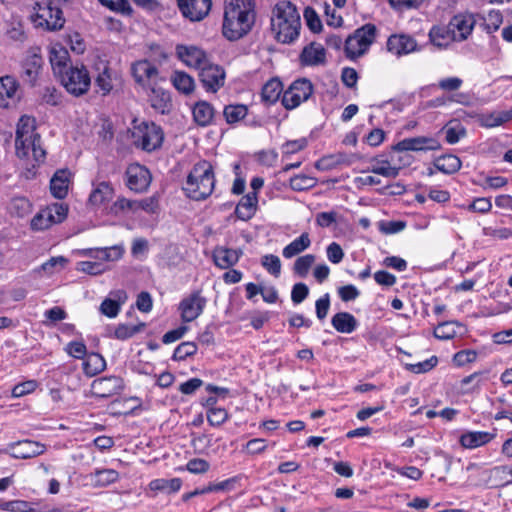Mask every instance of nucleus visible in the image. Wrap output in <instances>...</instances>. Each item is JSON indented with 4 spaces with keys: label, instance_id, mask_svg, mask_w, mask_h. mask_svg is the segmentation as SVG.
<instances>
[{
    "label": "nucleus",
    "instance_id": "12",
    "mask_svg": "<svg viewBox=\"0 0 512 512\" xmlns=\"http://www.w3.org/2000/svg\"><path fill=\"white\" fill-rule=\"evenodd\" d=\"M207 299L201 295L200 290H195L184 297L179 303V311L183 322H192L204 311Z\"/></svg>",
    "mask_w": 512,
    "mask_h": 512
},
{
    "label": "nucleus",
    "instance_id": "3",
    "mask_svg": "<svg viewBox=\"0 0 512 512\" xmlns=\"http://www.w3.org/2000/svg\"><path fill=\"white\" fill-rule=\"evenodd\" d=\"M215 186L213 166L208 161L196 163L187 176L183 190L187 197L195 201L209 197Z\"/></svg>",
    "mask_w": 512,
    "mask_h": 512
},
{
    "label": "nucleus",
    "instance_id": "9",
    "mask_svg": "<svg viewBox=\"0 0 512 512\" xmlns=\"http://www.w3.org/2000/svg\"><path fill=\"white\" fill-rule=\"evenodd\" d=\"M131 74L136 84L144 91L154 87L161 80L158 68L148 60H139L132 64Z\"/></svg>",
    "mask_w": 512,
    "mask_h": 512
},
{
    "label": "nucleus",
    "instance_id": "47",
    "mask_svg": "<svg viewBox=\"0 0 512 512\" xmlns=\"http://www.w3.org/2000/svg\"><path fill=\"white\" fill-rule=\"evenodd\" d=\"M144 327L145 323L137 325L119 324L114 331V336L116 339L126 340L141 332Z\"/></svg>",
    "mask_w": 512,
    "mask_h": 512
},
{
    "label": "nucleus",
    "instance_id": "61",
    "mask_svg": "<svg viewBox=\"0 0 512 512\" xmlns=\"http://www.w3.org/2000/svg\"><path fill=\"white\" fill-rule=\"evenodd\" d=\"M306 138L287 141L282 145L283 158L303 150L307 146Z\"/></svg>",
    "mask_w": 512,
    "mask_h": 512
},
{
    "label": "nucleus",
    "instance_id": "16",
    "mask_svg": "<svg viewBox=\"0 0 512 512\" xmlns=\"http://www.w3.org/2000/svg\"><path fill=\"white\" fill-rule=\"evenodd\" d=\"M182 15L191 21L204 19L212 6L211 0H177Z\"/></svg>",
    "mask_w": 512,
    "mask_h": 512
},
{
    "label": "nucleus",
    "instance_id": "43",
    "mask_svg": "<svg viewBox=\"0 0 512 512\" xmlns=\"http://www.w3.org/2000/svg\"><path fill=\"white\" fill-rule=\"evenodd\" d=\"M22 151L24 154L16 153L19 158H26L29 155V152H32V156L37 163L43 162L45 159L46 152L41 146V138L40 135H36L33 138V145H23Z\"/></svg>",
    "mask_w": 512,
    "mask_h": 512
},
{
    "label": "nucleus",
    "instance_id": "22",
    "mask_svg": "<svg viewBox=\"0 0 512 512\" xmlns=\"http://www.w3.org/2000/svg\"><path fill=\"white\" fill-rule=\"evenodd\" d=\"M387 49L396 56H402L417 51L418 45L409 35H391L387 40Z\"/></svg>",
    "mask_w": 512,
    "mask_h": 512
},
{
    "label": "nucleus",
    "instance_id": "57",
    "mask_svg": "<svg viewBox=\"0 0 512 512\" xmlns=\"http://www.w3.org/2000/svg\"><path fill=\"white\" fill-rule=\"evenodd\" d=\"M454 322H442L434 329V336L440 340H449L455 337L456 330L454 328Z\"/></svg>",
    "mask_w": 512,
    "mask_h": 512
},
{
    "label": "nucleus",
    "instance_id": "31",
    "mask_svg": "<svg viewBox=\"0 0 512 512\" xmlns=\"http://www.w3.org/2000/svg\"><path fill=\"white\" fill-rule=\"evenodd\" d=\"M257 201L256 192H250L243 196L235 209L237 218L244 221L251 219L255 213Z\"/></svg>",
    "mask_w": 512,
    "mask_h": 512
},
{
    "label": "nucleus",
    "instance_id": "32",
    "mask_svg": "<svg viewBox=\"0 0 512 512\" xmlns=\"http://www.w3.org/2000/svg\"><path fill=\"white\" fill-rule=\"evenodd\" d=\"M239 477H231L229 479L223 480L217 483H210L208 486L202 489H196L193 492L187 493L183 496L184 500H188L193 496L210 493V492H219V491H231L235 488V485L238 483Z\"/></svg>",
    "mask_w": 512,
    "mask_h": 512
},
{
    "label": "nucleus",
    "instance_id": "33",
    "mask_svg": "<svg viewBox=\"0 0 512 512\" xmlns=\"http://www.w3.org/2000/svg\"><path fill=\"white\" fill-rule=\"evenodd\" d=\"M300 59L305 65L321 64L325 61V49L320 44L311 43L303 49Z\"/></svg>",
    "mask_w": 512,
    "mask_h": 512
},
{
    "label": "nucleus",
    "instance_id": "1",
    "mask_svg": "<svg viewBox=\"0 0 512 512\" xmlns=\"http://www.w3.org/2000/svg\"><path fill=\"white\" fill-rule=\"evenodd\" d=\"M255 22L254 1L229 0L226 2L223 35L236 41L250 32Z\"/></svg>",
    "mask_w": 512,
    "mask_h": 512
},
{
    "label": "nucleus",
    "instance_id": "23",
    "mask_svg": "<svg viewBox=\"0 0 512 512\" xmlns=\"http://www.w3.org/2000/svg\"><path fill=\"white\" fill-rule=\"evenodd\" d=\"M97 70L98 74L94 82L96 92L102 96H106L114 88V80H116L117 73L106 63H101L97 67Z\"/></svg>",
    "mask_w": 512,
    "mask_h": 512
},
{
    "label": "nucleus",
    "instance_id": "52",
    "mask_svg": "<svg viewBox=\"0 0 512 512\" xmlns=\"http://www.w3.org/2000/svg\"><path fill=\"white\" fill-rule=\"evenodd\" d=\"M99 2L111 11L123 15H131L133 11L128 0H99Z\"/></svg>",
    "mask_w": 512,
    "mask_h": 512
},
{
    "label": "nucleus",
    "instance_id": "28",
    "mask_svg": "<svg viewBox=\"0 0 512 512\" xmlns=\"http://www.w3.org/2000/svg\"><path fill=\"white\" fill-rule=\"evenodd\" d=\"M333 328L344 334L354 332L358 327L357 319L349 312H338L331 318Z\"/></svg>",
    "mask_w": 512,
    "mask_h": 512
},
{
    "label": "nucleus",
    "instance_id": "53",
    "mask_svg": "<svg viewBox=\"0 0 512 512\" xmlns=\"http://www.w3.org/2000/svg\"><path fill=\"white\" fill-rule=\"evenodd\" d=\"M68 262V260L63 256L51 257L48 261L44 262L42 265L37 267L34 271L38 274H46L51 275L55 272V267L60 265L64 267V265Z\"/></svg>",
    "mask_w": 512,
    "mask_h": 512
},
{
    "label": "nucleus",
    "instance_id": "38",
    "mask_svg": "<svg viewBox=\"0 0 512 512\" xmlns=\"http://www.w3.org/2000/svg\"><path fill=\"white\" fill-rule=\"evenodd\" d=\"M371 163L370 171L374 174L387 178H396L399 175L400 167L391 166L389 160L383 159L382 156L374 157Z\"/></svg>",
    "mask_w": 512,
    "mask_h": 512
},
{
    "label": "nucleus",
    "instance_id": "14",
    "mask_svg": "<svg viewBox=\"0 0 512 512\" xmlns=\"http://www.w3.org/2000/svg\"><path fill=\"white\" fill-rule=\"evenodd\" d=\"M20 99L18 81L9 75L0 77V108L15 107Z\"/></svg>",
    "mask_w": 512,
    "mask_h": 512
},
{
    "label": "nucleus",
    "instance_id": "26",
    "mask_svg": "<svg viewBox=\"0 0 512 512\" xmlns=\"http://www.w3.org/2000/svg\"><path fill=\"white\" fill-rule=\"evenodd\" d=\"M495 436V433L485 431H468L460 436L459 442L463 448L475 449L489 443Z\"/></svg>",
    "mask_w": 512,
    "mask_h": 512
},
{
    "label": "nucleus",
    "instance_id": "29",
    "mask_svg": "<svg viewBox=\"0 0 512 512\" xmlns=\"http://www.w3.org/2000/svg\"><path fill=\"white\" fill-rule=\"evenodd\" d=\"M194 121L201 127L212 124L214 119V107L207 101H198L192 108Z\"/></svg>",
    "mask_w": 512,
    "mask_h": 512
},
{
    "label": "nucleus",
    "instance_id": "37",
    "mask_svg": "<svg viewBox=\"0 0 512 512\" xmlns=\"http://www.w3.org/2000/svg\"><path fill=\"white\" fill-rule=\"evenodd\" d=\"M171 82L177 91L185 95L191 94L195 88L193 77L184 71H174Z\"/></svg>",
    "mask_w": 512,
    "mask_h": 512
},
{
    "label": "nucleus",
    "instance_id": "30",
    "mask_svg": "<svg viewBox=\"0 0 512 512\" xmlns=\"http://www.w3.org/2000/svg\"><path fill=\"white\" fill-rule=\"evenodd\" d=\"M70 172L62 169L55 172L50 181L51 194L58 199H63L68 193Z\"/></svg>",
    "mask_w": 512,
    "mask_h": 512
},
{
    "label": "nucleus",
    "instance_id": "59",
    "mask_svg": "<svg viewBox=\"0 0 512 512\" xmlns=\"http://www.w3.org/2000/svg\"><path fill=\"white\" fill-rule=\"evenodd\" d=\"M229 415L224 408H212L207 410V421L211 426L218 427L227 421Z\"/></svg>",
    "mask_w": 512,
    "mask_h": 512
},
{
    "label": "nucleus",
    "instance_id": "63",
    "mask_svg": "<svg viewBox=\"0 0 512 512\" xmlns=\"http://www.w3.org/2000/svg\"><path fill=\"white\" fill-rule=\"evenodd\" d=\"M466 135V130L461 124L449 126L445 130V139L449 144H456Z\"/></svg>",
    "mask_w": 512,
    "mask_h": 512
},
{
    "label": "nucleus",
    "instance_id": "17",
    "mask_svg": "<svg viewBox=\"0 0 512 512\" xmlns=\"http://www.w3.org/2000/svg\"><path fill=\"white\" fill-rule=\"evenodd\" d=\"M124 388L123 379L119 376H105L95 379L91 384L92 393L100 398H109Z\"/></svg>",
    "mask_w": 512,
    "mask_h": 512
},
{
    "label": "nucleus",
    "instance_id": "39",
    "mask_svg": "<svg viewBox=\"0 0 512 512\" xmlns=\"http://www.w3.org/2000/svg\"><path fill=\"white\" fill-rule=\"evenodd\" d=\"M310 245L311 240L309 234L306 232L302 233L299 237L283 248L282 255L284 258L290 259L309 248Z\"/></svg>",
    "mask_w": 512,
    "mask_h": 512
},
{
    "label": "nucleus",
    "instance_id": "54",
    "mask_svg": "<svg viewBox=\"0 0 512 512\" xmlns=\"http://www.w3.org/2000/svg\"><path fill=\"white\" fill-rule=\"evenodd\" d=\"M31 203L25 197H15L11 200L10 209L19 217H23L30 213Z\"/></svg>",
    "mask_w": 512,
    "mask_h": 512
},
{
    "label": "nucleus",
    "instance_id": "58",
    "mask_svg": "<svg viewBox=\"0 0 512 512\" xmlns=\"http://www.w3.org/2000/svg\"><path fill=\"white\" fill-rule=\"evenodd\" d=\"M304 19L312 32L319 33L322 30V22L312 7L308 6L304 9Z\"/></svg>",
    "mask_w": 512,
    "mask_h": 512
},
{
    "label": "nucleus",
    "instance_id": "46",
    "mask_svg": "<svg viewBox=\"0 0 512 512\" xmlns=\"http://www.w3.org/2000/svg\"><path fill=\"white\" fill-rule=\"evenodd\" d=\"M315 259L316 257L313 254H306L298 257L294 262V273L301 278H305L308 275L311 266L314 264Z\"/></svg>",
    "mask_w": 512,
    "mask_h": 512
},
{
    "label": "nucleus",
    "instance_id": "15",
    "mask_svg": "<svg viewBox=\"0 0 512 512\" xmlns=\"http://www.w3.org/2000/svg\"><path fill=\"white\" fill-rule=\"evenodd\" d=\"M176 55L186 66L197 70L209 61L206 52L193 45H177Z\"/></svg>",
    "mask_w": 512,
    "mask_h": 512
},
{
    "label": "nucleus",
    "instance_id": "18",
    "mask_svg": "<svg viewBox=\"0 0 512 512\" xmlns=\"http://www.w3.org/2000/svg\"><path fill=\"white\" fill-rule=\"evenodd\" d=\"M38 135L35 132V119L24 115L19 119L16 130L15 148L16 153L24 154L23 145H33V138Z\"/></svg>",
    "mask_w": 512,
    "mask_h": 512
},
{
    "label": "nucleus",
    "instance_id": "41",
    "mask_svg": "<svg viewBox=\"0 0 512 512\" xmlns=\"http://www.w3.org/2000/svg\"><path fill=\"white\" fill-rule=\"evenodd\" d=\"M434 166L445 174H453L460 170L462 163L456 155L448 154L437 158L434 161Z\"/></svg>",
    "mask_w": 512,
    "mask_h": 512
},
{
    "label": "nucleus",
    "instance_id": "56",
    "mask_svg": "<svg viewBox=\"0 0 512 512\" xmlns=\"http://www.w3.org/2000/svg\"><path fill=\"white\" fill-rule=\"evenodd\" d=\"M262 266L273 276L278 277L281 272V261L273 254L264 255L261 259Z\"/></svg>",
    "mask_w": 512,
    "mask_h": 512
},
{
    "label": "nucleus",
    "instance_id": "11",
    "mask_svg": "<svg viewBox=\"0 0 512 512\" xmlns=\"http://www.w3.org/2000/svg\"><path fill=\"white\" fill-rule=\"evenodd\" d=\"M152 181L150 171L139 163L128 165L125 171L126 186L136 193L147 191Z\"/></svg>",
    "mask_w": 512,
    "mask_h": 512
},
{
    "label": "nucleus",
    "instance_id": "6",
    "mask_svg": "<svg viewBox=\"0 0 512 512\" xmlns=\"http://www.w3.org/2000/svg\"><path fill=\"white\" fill-rule=\"evenodd\" d=\"M70 94L81 96L85 94L91 85V78L84 65H70L57 76Z\"/></svg>",
    "mask_w": 512,
    "mask_h": 512
},
{
    "label": "nucleus",
    "instance_id": "48",
    "mask_svg": "<svg viewBox=\"0 0 512 512\" xmlns=\"http://www.w3.org/2000/svg\"><path fill=\"white\" fill-rule=\"evenodd\" d=\"M197 352V345L194 342H182L179 344L172 355L174 361H183L187 357L193 356Z\"/></svg>",
    "mask_w": 512,
    "mask_h": 512
},
{
    "label": "nucleus",
    "instance_id": "13",
    "mask_svg": "<svg viewBox=\"0 0 512 512\" xmlns=\"http://www.w3.org/2000/svg\"><path fill=\"white\" fill-rule=\"evenodd\" d=\"M440 142L434 137L428 136H417L411 138H405L395 145L391 146L393 152H404V151H435L440 149Z\"/></svg>",
    "mask_w": 512,
    "mask_h": 512
},
{
    "label": "nucleus",
    "instance_id": "5",
    "mask_svg": "<svg viewBox=\"0 0 512 512\" xmlns=\"http://www.w3.org/2000/svg\"><path fill=\"white\" fill-rule=\"evenodd\" d=\"M131 140L135 147L145 152H153L162 146L164 133L162 128L153 122H141L133 126Z\"/></svg>",
    "mask_w": 512,
    "mask_h": 512
},
{
    "label": "nucleus",
    "instance_id": "49",
    "mask_svg": "<svg viewBox=\"0 0 512 512\" xmlns=\"http://www.w3.org/2000/svg\"><path fill=\"white\" fill-rule=\"evenodd\" d=\"M484 374H488L485 372H474L461 380V387L465 393H471L480 389L481 386V376Z\"/></svg>",
    "mask_w": 512,
    "mask_h": 512
},
{
    "label": "nucleus",
    "instance_id": "8",
    "mask_svg": "<svg viewBox=\"0 0 512 512\" xmlns=\"http://www.w3.org/2000/svg\"><path fill=\"white\" fill-rule=\"evenodd\" d=\"M312 93L313 85L310 80L306 78L297 79L283 92L282 105L288 110L295 109L301 103L307 101Z\"/></svg>",
    "mask_w": 512,
    "mask_h": 512
},
{
    "label": "nucleus",
    "instance_id": "34",
    "mask_svg": "<svg viewBox=\"0 0 512 512\" xmlns=\"http://www.w3.org/2000/svg\"><path fill=\"white\" fill-rule=\"evenodd\" d=\"M82 366L84 374L93 377L106 368V361L101 354L93 352L87 355Z\"/></svg>",
    "mask_w": 512,
    "mask_h": 512
},
{
    "label": "nucleus",
    "instance_id": "36",
    "mask_svg": "<svg viewBox=\"0 0 512 512\" xmlns=\"http://www.w3.org/2000/svg\"><path fill=\"white\" fill-rule=\"evenodd\" d=\"M431 43L437 47H446L449 43L456 41L455 35L450 32L447 26H433L429 32Z\"/></svg>",
    "mask_w": 512,
    "mask_h": 512
},
{
    "label": "nucleus",
    "instance_id": "10",
    "mask_svg": "<svg viewBox=\"0 0 512 512\" xmlns=\"http://www.w3.org/2000/svg\"><path fill=\"white\" fill-rule=\"evenodd\" d=\"M198 71L199 80L207 92L216 93L224 86L226 73L222 66L209 60Z\"/></svg>",
    "mask_w": 512,
    "mask_h": 512
},
{
    "label": "nucleus",
    "instance_id": "55",
    "mask_svg": "<svg viewBox=\"0 0 512 512\" xmlns=\"http://www.w3.org/2000/svg\"><path fill=\"white\" fill-rule=\"evenodd\" d=\"M437 363V357L432 356L429 359L418 362L416 364H405V368L412 373L421 374L432 370L437 365Z\"/></svg>",
    "mask_w": 512,
    "mask_h": 512
},
{
    "label": "nucleus",
    "instance_id": "21",
    "mask_svg": "<svg viewBox=\"0 0 512 512\" xmlns=\"http://www.w3.org/2000/svg\"><path fill=\"white\" fill-rule=\"evenodd\" d=\"M475 25V20L472 14H457L452 17L448 27L450 32L455 35V40L460 42L471 34Z\"/></svg>",
    "mask_w": 512,
    "mask_h": 512
},
{
    "label": "nucleus",
    "instance_id": "2",
    "mask_svg": "<svg viewBox=\"0 0 512 512\" xmlns=\"http://www.w3.org/2000/svg\"><path fill=\"white\" fill-rule=\"evenodd\" d=\"M271 29L278 42L293 43L300 35L301 20L295 5L280 1L272 10Z\"/></svg>",
    "mask_w": 512,
    "mask_h": 512
},
{
    "label": "nucleus",
    "instance_id": "4",
    "mask_svg": "<svg viewBox=\"0 0 512 512\" xmlns=\"http://www.w3.org/2000/svg\"><path fill=\"white\" fill-rule=\"evenodd\" d=\"M30 16L35 28L47 32H57L64 28L66 19L60 7L59 1L45 0L37 2Z\"/></svg>",
    "mask_w": 512,
    "mask_h": 512
},
{
    "label": "nucleus",
    "instance_id": "44",
    "mask_svg": "<svg viewBox=\"0 0 512 512\" xmlns=\"http://www.w3.org/2000/svg\"><path fill=\"white\" fill-rule=\"evenodd\" d=\"M512 120V108L508 111H496L484 115L482 122L486 127H497Z\"/></svg>",
    "mask_w": 512,
    "mask_h": 512
},
{
    "label": "nucleus",
    "instance_id": "20",
    "mask_svg": "<svg viewBox=\"0 0 512 512\" xmlns=\"http://www.w3.org/2000/svg\"><path fill=\"white\" fill-rule=\"evenodd\" d=\"M147 95L148 102L150 106L157 112L162 115L170 113L172 109V100L169 91L165 90L159 83L154 85L148 89V92H145Z\"/></svg>",
    "mask_w": 512,
    "mask_h": 512
},
{
    "label": "nucleus",
    "instance_id": "50",
    "mask_svg": "<svg viewBox=\"0 0 512 512\" xmlns=\"http://www.w3.org/2000/svg\"><path fill=\"white\" fill-rule=\"evenodd\" d=\"M317 181L307 175H296L290 179V187L294 191H304L313 188Z\"/></svg>",
    "mask_w": 512,
    "mask_h": 512
},
{
    "label": "nucleus",
    "instance_id": "40",
    "mask_svg": "<svg viewBox=\"0 0 512 512\" xmlns=\"http://www.w3.org/2000/svg\"><path fill=\"white\" fill-rule=\"evenodd\" d=\"M114 189L109 182H100L91 192L89 202L92 205L99 206L110 200L113 196Z\"/></svg>",
    "mask_w": 512,
    "mask_h": 512
},
{
    "label": "nucleus",
    "instance_id": "45",
    "mask_svg": "<svg viewBox=\"0 0 512 512\" xmlns=\"http://www.w3.org/2000/svg\"><path fill=\"white\" fill-rule=\"evenodd\" d=\"M119 474L113 469L97 470L92 474L93 482L96 486L105 487L118 480Z\"/></svg>",
    "mask_w": 512,
    "mask_h": 512
},
{
    "label": "nucleus",
    "instance_id": "24",
    "mask_svg": "<svg viewBox=\"0 0 512 512\" xmlns=\"http://www.w3.org/2000/svg\"><path fill=\"white\" fill-rule=\"evenodd\" d=\"M49 60L56 76L69 68L70 55L68 50L59 43L53 44L49 50Z\"/></svg>",
    "mask_w": 512,
    "mask_h": 512
},
{
    "label": "nucleus",
    "instance_id": "19",
    "mask_svg": "<svg viewBox=\"0 0 512 512\" xmlns=\"http://www.w3.org/2000/svg\"><path fill=\"white\" fill-rule=\"evenodd\" d=\"M45 450L44 444L28 439L9 444V454L15 459H30L43 454Z\"/></svg>",
    "mask_w": 512,
    "mask_h": 512
},
{
    "label": "nucleus",
    "instance_id": "35",
    "mask_svg": "<svg viewBox=\"0 0 512 512\" xmlns=\"http://www.w3.org/2000/svg\"><path fill=\"white\" fill-rule=\"evenodd\" d=\"M282 92V82L277 78H273L264 84L261 92V99L266 104H274L278 101Z\"/></svg>",
    "mask_w": 512,
    "mask_h": 512
},
{
    "label": "nucleus",
    "instance_id": "7",
    "mask_svg": "<svg viewBox=\"0 0 512 512\" xmlns=\"http://www.w3.org/2000/svg\"><path fill=\"white\" fill-rule=\"evenodd\" d=\"M376 37V27L373 24H365L358 28L353 35L345 41V53L349 59H356L365 54Z\"/></svg>",
    "mask_w": 512,
    "mask_h": 512
},
{
    "label": "nucleus",
    "instance_id": "64",
    "mask_svg": "<svg viewBox=\"0 0 512 512\" xmlns=\"http://www.w3.org/2000/svg\"><path fill=\"white\" fill-rule=\"evenodd\" d=\"M309 295V288L305 283L294 284L291 290V300L295 305L302 303Z\"/></svg>",
    "mask_w": 512,
    "mask_h": 512
},
{
    "label": "nucleus",
    "instance_id": "62",
    "mask_svg": "<svg viewBox=\"0 0 512 512\" xmlns=\"http://www.w3.org/2000/svg\"><path fill=\"white\" fill-rule=\"evenodd\" d=\"M38 382L36 380H27L15 385L12 389V396L15 398L23 397L36 390Z\"/></svg>",
    "mask_w": 512,
    "mask_h": 512
},
{
    "label": "nucleus",
    "instance_id": "51",
    "mask_svg": "<svg viewBox=\"0 0 512 512\" xmlns=\"http://www.w3.org/2000/svg\"><path fill=\"white\" fill-rule=\"evenodd\" d=\"M48 217L54 224L63 222L68 214V206L64 203H54L46 208Z\"/></svg>",
    "mask_w": 512,
    "mask_h": 512
},
{
    "label": "nucleus",
    "instance_id": "60",
    "mask_svg": "<svg viewBox=\"0 0 512 512\" xmlns=\"http://www.w3.org/2000/svg\"><path fill=\"white\" fill-rule=\"evenodd\" d=\"M53 224L51 218L48 217L46 209L38 212L31 220V228L36 231L45 230Z\"/></svg>",
    "mask_w": 512,
    "mask_h": 512
},
{
    "label": "nucleus",
    "instance_id": "27",
    "mask_svg": "<svg viewBox=\"0 0 512 512\" xmlns=\"http://www.w3.org/2000/svg\"><path fill=\"white\" fill-rule=\"evenodd\" d=\"M43 58L37 53L28 55L23 62V75L25 81L33 85L42 68Z\"/></svg>",
    "mask_w": 512,
    "mask_h": 512
},
{
    "label": "nucleus",
    "instance_id": "25",
    "mask_svg": "<svg viewBox=\"0 0 512 512\" xmlns=\"http://www.w3.org/2000/svg\"><path fill=\"white\" fill-rule=\"evenodd\" d=\"M242 255L241 250L217 246L213 250V261L221 269H228L234 266Z\"/></svg>",
    "mask_w": 512,
    "mask_h": 512
},
{
    "label": "nucleus",
    "instance_id": "42",
    "mask_svg": "<svg viewBox=\"0 0 512 512\" xmlns=\"http://www.w3.org/2000/svg\"><path fill=\"white\" fill-rule=\"evenodd\" d=\"M248 108L244 104H229L224 107L223 115L228 124H235L244 119Z\"/></svg>",
    "mask_w": 512,
    "mask_h": 512
}]
</instances>
